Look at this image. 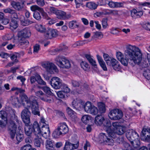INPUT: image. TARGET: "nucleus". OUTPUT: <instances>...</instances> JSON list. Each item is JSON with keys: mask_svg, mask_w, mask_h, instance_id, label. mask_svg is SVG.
<instances>
[{"mask_svg": "<svg viewBox=\"0 0 150 150\" xmlns=\"http://www.w3.org/2000/svg\"><path fill=\"white\" fill-rule=\"evenodd\" d=\"M124 54L125 57L121 52L116 53L117 59L124 66H127L128 63L132 66L139 65L140 69L147 68L148 64L146 61L142 60V54L138 47L129 45L127 47Z\"/></svg>", "mask_w": 150, "mask_h": 150, "instance_id": "1", "label": "nucleus"}, {"mask_svg": "<svg viewBox=\"0 0 150 150\" xmlns=\"http://www.w3.org/2000/svg\"><path fill=\"white\" fill-rule=\"evenodd\" d=\"M55 60L57 65L61 68H68L70 67V64L69 60L62 56H57Z\"/></svg>", "mask_w": 150, "mask_h": 150, "instance_id": "2", "label": "nucleus"}, {"mask_svg": "<svg viewBox=\"0 0 150 150\" xmlns=\"http://www.w3.org/2000/svg\"><path fill=\"white\" fill-rule=\"evenodd\" d=\"M10 121V124L8 127V129L10 131L9 134L11 137L12 139H13L16 133L17 129V126L15 123V121H16L18 123H19V121L18 120L17 117L14 116V119Z\"/></svg>", "mask_w": 150, "mask_h": 150, "instance_id": "3", "label": "nucleus"}, {"mask_svg": "<svg viewBox=\"0 0 150 150\" xmlns=\"http://www.w3.org/2000/svg\"><path fill=\"white\" fill-rule=\"evenodd\" d=\"M113 138L109 136L107 133H100L99 135V139L101 142H103L105 144L112 146L114 145V141Z\"/></svg>", "mask_w": 150, "mask_h": 150, "instance_id": "4", "label": "nucleus"}, {"mask_svg": "<svg viewBox=\"0 0 150 150\" xmlns=\"http://www.w3.org/2000/svg\"><path fill=\"white\" fill-rule=\"evenodd\" d=\"M109 118L112 120H117L121 119L123 114L122 111L119 109H115L111 110L108 115Z\"/></svg>", "mask_w": 150, "mask_h": 150, "instance_id": "5", "label": "nucleus"}, {"mask_svg": "<svg viewBox=\"0 0 150 150\" xmlns=\"http://www.w3.org/2000/svg\"><path fill=\"white\" fill-rule=\"evenodd\" d=\"M84 107L85 111L88 113L94 115L98 113V110L97 108L90 102H87L85 104Z\"/></svg>", "mask_w": 150, "mask_h": 150, "instance_id": "6", "label": "nucleus"}, {"mask_svg": "<svg viewBox=\"0 0 150 150\" xmlns=\"http://www.w3.org/2000/svg\"><path fill=\"white\" fill-rule=\"evenodd\" d=\"M102 124L105 127V131L108 134L113 138H115V133L110 128L111 125L110 121L108 120L105 119Z\"/></svg>", "mask_w": 150, "mask_h": 150, "instance_id": "7", "label": "nucleus"}, {"mask_svg": "<svg viewBox=\"0 0 150 150\" xmlns=\"http://www.w3.org/2000/svg\"><path fill=\"white\" fill-rule=\"evenodd\" d=\"M42 66L47 72L51 74L58 72L57 67L52 63L47 62L43 64Z\"/></svg>", "mask_w": 150, "mask_h": 150, "instance_id": "8", "label": "nucleus"}, {"mask_svg": "<svg viewBox=\"0 0 150 150\" xmlns=\"http://www.w3.org/2000/svg\"><path fill=\"white\" fill-rule=\"evenodd\" d=\"M31 100V101H32V102L30 104L31 105L30 107H27V108H31L32 113L34 115L40 116L38 104L36 99L34 100V98H32Z\"/></svg>", "mask_w": 150, "mask_h": 150, "instance_id": "9", "label": "nucleus"}, {"mask_svg": "<svg viewBox=\"0 0 150 150\" xmlns=\"http://www.w3.org/2000/svg\"><path fill=\"white\" fill-rule=\"evenodd\" d=\"M28 108L26 107L21 112V117L23 120L25 124L30 123V116L31 112L28 110Z\"/></svg>", "mask_w": 150, "mask_h": 150, "instance_id": "10", "label": "nucleus"}, {"mask_svg": "<svg viewBox=\"0 0 150 150\" xmlns=\"http://www.w3.org/2000/svg\"><path fill=\"white\" fill-rule=\"evenodd\" d=\"M50 83L52 86L55 89H59L62 86L63 83L60 79L57 77H53L51 79Z\"/></svg>", "mask_w": 150, "mask_h": 150, "instance_id": "11", "label": "nucleus"}, {"mask_svg": "<svg viewBox=\"0 0 150 150\" xmlns=\"http://www.w3.org/2000/svg\"><path fill=\"white\" fill-rule=\"evenodd\" d=\"M58 35L57 31L53 29H50L45 32L44 36L47 39H51L57 37Z\"/></svg>", "mask_w": 150, "mask_h": 150, "instance_id": "12", "label": "nucleus"}, {"mask_svg": "<svg viewBox=\"0 0 150 150\" xmlns=\"http://www.w3.org/2000/svg\"><path fill=\"white\" fill-rule=\"evenodd\" d=\"M36 95L39 97L42 100L48 103H51L53 102V99L50 97L46 96L44 93L41 91H39L36 93Z\"/></svg>", "mask_w": 150, "mask_h": 150, "instance_id": "13", "label": "nucleus"}, {"mask_svg": "<svg viewBox=\"0 0 150 150\" xmlns=\"http://www.w3.org/2000/svg\"><path fill=\"white\" fill-rule=\"evenodd\" d=\"M18 42H16V43L18 44V47L25 49L29 45V42L24 38L19 37L18 38Z\"/></svg>", "mask_w": 150, "mask_h": 150, "instance_id": "14", "label": "nucleus"}, {"mask_svg": "<svg viewBox=\"0 0 150 150\" xmlns=\"http://www.w3.org/2000/svg\"><path fill=\"white\" fill-rule=\"evenodd\" d=\"M72 105L73 107L77 110L83 108L84 109L85 104L84 102L81 100H74L72 103Z\"/></svg>", "mask_w": 150, "mask_h": 150, "instance_id": "15", "label": "nucleus"}, {"mask_svg": "<svg viewBox=\"0 0 150 150\" xmlns=\"http://www.w3.org/2000/svg\"><path fill=\"white\" fill-rule=\"evenodd\" d=\"M21 101L23 104L24 103H23L24 102H26V107H30L31 106V103L32 102V101H31V99L32 98H34V100L36 99L35 97L34 96H31L28 98L27 96L25 94H22L21 95Z\"/></svg>", "mask_w": 150, "mask_h": 150, "instance_id": "16", "label": "nucleus"}, {"mask_svg": "<svg viewBox=\"0 0 150 150\" xmlns=\"http://www.w3.org/2000/svg\"><path fill=\"white\" fill-rule=\"evenodd\" d=\"M141 135V139L145 141H149L150 139V127L143 129Z\"/></svg>", "mask_w": 150, "mask_h": 150, "instance_id": "17", "label": "nucleus"}, {"mask_svg": "<svg viewBox=\"0 0 150 150\" xmlns=\"http://www.w3.org/2000/svg\"><path fill=\"white\" fill-rule=\"evenodd\" d=\"M126 135L127 138L129 141L135 139V137L138 135L137 133L133 129L127 130Z\"/></svg>", "mask_w": 150, "mask_h": 150, "instance_id": "18", "label": "nucleus"}, {"mask_svg": "<svg viewBox=\"0 0 150 150\" xmlns=\"http://www.w3.org/2000/svg\"><path fill=\"white\" fill-rule=\"evenodd\" d=\"M41 132V134H42L45 138L49 136L50 131L48 125L47 124H46L45 125H42Z\"/></svg>", "mask_w": 150, "mask_h": 150, "instance_id": "19", "label": "nucleus"}, {"mask_svg": "<svg viewBox=\"0 0 150 150\" xmlns=\"http://www.w3.org/2000/svg\"><path fill=\"white\" fill-rule=\"evenodd\" d=\"M78 143L76 144L71 143L68 141L66 142L64 150H73L76 149L78 146Z\"/></svg>", "mask_w": 150, "mask_h": 150, "instance_id": "20", "label": "nucleus"}, {"mask_svg": "<svg viewBox=\"0 0 150 150\" xmlns=\"http://www.w3.org/2000/svg\"><path fill=\"white\" fill-rule=\"evenodd\" d=\"M33 130L35 135L39 137L41 134V130L37 122H35L32 125Z\"/></svg>", "mask_w": 150, "mask_h": 150, "instance_id": "21", "label": "nucleus"}, {"mask_svg": "<svg viewBox=\"0 0 150 150\" xmlns=\"http://www.w3.org/2000/svg\"><path fill=\"white\" fill-rule=\"evenodd\" d=\"M20 21L21 25L24 26L28 25L33 23V22L30 20L28 18L25 19L23 16H20Z\"/></svg>", "mask_w": 150, "mask_h": 150, "instance_id": "22", "label": "nucleus"}, {"mask_svg": "<svg viewBox=\"0 0 150 150\" xmlns=\"http://www.w3.org/2000/svg\"><path fill=\"white\" fill-rule=\"evenodd\" d=\"M19 34L25 38H28L30 36L31 33L29 28H26L19 31Z\"/></svg>", "mask_w": 150, "mask_h": 150, "instance_id": "23", "label": "nucleus"}, {"mask_svg": "<svg viewBox=\"0 0 150 150\" xmlns=\"http://www.w3.org/2000/svg\"><path fill=\"white\" fill-rule=\"evenodd\" d=\"M24 131L25 134L28 136H30L33 132L32 125L29 124H25L24 127Z\"/></svg>", "mask_w": 150, "mask_h": 150, "instance_id": "24", "label": "nucleus"}, {"mask_svg": "<svg viewBox=\"0 0 150 150\" xmlns=\"http://www.w3.org/2000/svg\"><path fill=\"white\" fill-rule=\"evenodd\" d=\"M143 14V12L142 11H137L134 9L131 11V15L134 18H139L142 16Z\"/></svg>", "mask_w": 150, "mask_h": 150, "instance_id": "25", "label": "nucleus"}, {"mask_svg": "<svg viewBox=\"0 0 150 150\" xmlns=\"http://www.w3.org/2000/svg\"><path fill=\"white\" fill-rule=\"evenodd\" d=\"M109 6L112 8L122 7L123 3L115 2L112 1H109L108 4Z\"/></svg>", "mask_w": 150, "mask_h": 150, "instance_id": "26", "label": "nucleus"}, {"mask_svg": "<svg viewBox=\"0 0 150 150\" xmlns=\"http://www.w3.org/2000/svg\"><path fill=\"white\" fill-rule=\"evenodd\" d=\"M53 142L50 139L46 140L45 142L46 147L47 150H54V144Z\"/></svg>", "mask_w": 150, "mask_h": 150, "instance_id": "27", "label": "nucleus"}, {"mask_svg": "<svg viewBox=\"0 0 150 150\" xmlns=\"http://www.w3.org/2000/svg\"><path fill=\"white\" fill-rule=\"evenodd\" d=\"M105 119L102 115H97L95 118V122L97 126H101L103 123Z\"/></svg>", "mask_w": 150, "mask_h": 150, "instance_id": "28", "label": "nucleus"}, {"mask_svg": "<svg viewBox=\"0 0 150 150\" xmlns=\"http://www.w3.org/2000/svg\"><path fill=\"white\" fill-rule=\"evenodd\" d=\"M7 115L5 111H1L0 112V126L2 127L4 126L2 122L7 121Z\"/></svg>", "mask_w": 150, "mask_h": 150, "instance_id": "29", "label": "nucleus"}, {"mask_svg": "<svg viewBox=\"0 0 150 150\" xmlns=\"http://www.w3.org/2000/svg\"><path fill=\"white\" fill-rule=\"evenodd\" d=\"M62 134H64L68 131V128L65 123L60 124L58 127Z\"/></svg>", "mask_w": 150, "mask_h": 150, "instance_id": "30", "label": "nucleus"}, {"mask_svg": "<svg viewBox=\"0 0 150 150\" xmlns=\"http://www.w3.org/2000/svg\"><path fill=\"white\" fill-rule=\"evenodd\" d=\"M96 57L99 64L103 68V69L104 71L107 70V68L106 67L105 63L102 59L101 57L98 54L96 55Z\"/></svg>", "mask_w": 150, "mask_h": 150, "instance_id": "31", "label": "nucleus"}, {"mask_svg": "<svg viewBox=\"0 0 150 150\" xmlns=\"http://www.w3.org/2000/svg\"><path fill=\"white\" fill-rule=\"evenodd\" d=\"M125 132V128L121 126L117 128L116 131L113 132L115 133V138L116 137V135H122Z\"/></svg>", "mask_w": 150, "mask_h": 150, "instance_id": "32", "label": "nucleus"}, {"mask_svg": "<svg viewBox=\"0 0 150 150\" xmlns=\"http://www.w3.org/2000/svg\"><path fill=\"white\" fill-rule=\"evenodd\" d=\"M12 6L16 10L18 11H21L23 8V4L19 2H14L12 4Z\"/></svg>", "mask_w": 150, "mask_h": 150, "instance_id": "33", "label": "nucleus"}, {"mask_svg": "<svg viewBox=\"0 0 150 150\" xmlns=\"http://www.w3.org/2000/svg\"><path fill=\"white\" fill-rule=\"evenodd\" d=\"M143 74L145 78L148 80H150V69H144L143 71Z\"/></svg>", "mask_w": 150, "mask_h": 150, "instance_id": "34", "label": "nucleus"}, {"mask_svg": "<svg viewBox=\"0 0 150 150\" xmlns=\"http://www.w3.org/2000/svg\"><path fill=\"white\" fill-rule=\"evenodd\" d=\"M85 57L93 66L94 68H96L97 65L96 64V62L91 57L90 55L86 54L85 55Z\"/></svg>", "mask_w": 150, "mask_h": 150, "instance_id": "35", "label": "nucleus"}, {"mask_svg": "<svg viewBox=\"0 0 150 150\" xmlns=\"http://www.w3.org/2000/svg\"><path fill=\"white\" fill-rule=\"evenodd\" d=\"M22 131H20L16 133V139L18 142H21L23 139V134Z\"/></svg>", "mask_w": 150, "mask_h": 150, "instance_id": "36", "label": "nucleus"}, {"mask_svg": "<svg viewBox=\"0 0 150 150\" xmlns=\"http://www.w3.org/2000/svg\"><path fill=\"white\" fill-rule=\"evenodd\" d=\"M10 28L11 29H16L18 26V24L17 21L13 18L11 19V21L10 23Z\"/></svg>", "mask_w": 150, "mask_h": 150, "instance_id": "37", "label": "nucleus"}, {"mask_svg": "<svg viewBox=\"0 0 150 150\" xmlns=\"http://www.w3.org/2000/svg\"><path fill=\"white\" fill-rule=\"evenodd\" d=\"M66 13L63 11L61 10L58 11V12L57 13L56 15L57 16V17L59 19H60L64 20V15H65Z\"/></svg>", "mask_w": 150, "mask_h": 150, "instance_id": "38", "label": "nucleus"}, {"mask_svg": "<svg viewBox=\"0 0 150 150\" xmlns=\"http://www.w3.org/2000/svg\"><path fill=\"white\" fill-rule=\"evenodd\" d=\"M42 89L46 94L52 96H54V94L51 92L50 88L47 86H44L42 87Z\"/></svg>", "mask_w": 150, "mask_h": 150, "instance_id": "39", "label": "nucleus"}, {"mask_svg": "<svg viewBox=\"0 0 150 150\" xmlns=\"http://www.w3.org/2000/svg\"><path fill=\"white\" fill-rule=\"evenodd\" d=\"M42 142V140L40 138H36L34 139V145L35 146L38 147H40L41 146V144Z\"/></svg>", "mask_w": 150, "mask_h": 150, "instance_id": "40", "label": "nucleus"}, {"mask_svg": "<svg viewBox=\"0 0 150 150\" xmlns=\"http://www.w3.org/2000/svg\"><path fill=\"white\" fill-rule=\"evenodd\" d=\"M62 134L60 132L59 129L58 127L57 129H56L52 133L53 137L55 138H58L59 136Z\"/></svg>", "mask_w": 150, "mask_h": 150, "instance_id": "41", "label": "nucleus"}, {"mask_svg": "<svg viewBox=\"0 0 150 150\" xmlns=\"http://www.w3.org/2000/svg\"><path fill=\"white\" fill-rule=\"evenodd\" d=\"M129 141L133 147L135 148H137L139 146L140 142L137 139L136 141L134 139L132 140Z\"/></svg>", "mask_w": 150, "mask_h": 150, "instance_id": "42", "label": "nucleus"}, {"mask_svg": "<svg viewBox=\"0 0 150 150\" xmlns=\"http://www.w3.org/2000/svg\"><path fill=\"white\" fill-rule=\"evenodd\" d=\"M97 5L95 3L92 2H88L86 4V6L90 9H95L97 7Z\"/></svg>", "mask_w": 150, "mask_h": 150, "instance_id": "43", "label": "nucleus"}, {"mask_svg": "<svg viewBox=\"0 0 150 150\" xmlns=\"http://www.w3.org/2000/svg\"><path fill=\"white\" fill-rule=\"evenodd\" d=\"M94 35L92 37L93 38H98L99 37L102 38L103 34L101 32L96 31L93 33Z\"/></svg>", "mask_w": 150, "mask_h": 150, "instance_id": "44", "label": "nucleus"}, {"mask_svg": "<svg viewBox=\"0 0 150 150\" xmlns=\"http://www.w3.org/2000/svg\"><path fill=\"white\" fill-rule=\"evenodd\" d=\"M30 9L32 11L35 12L36 11H38L40 12L42 11V8L40 7L37 5H33L30 7Z\"/></svg>", "mask_w": 150, "mask_h": 150, "instance_id": "45", "label": "nucleus"}, {"mask_svg": "<svg viewBox=\"0 0 150 150\" xmlns=\"http://www.w3.org/2000/svg\"><path fill=\"white\" fill-rule=\"evenodd\" d=\"M37 81L40 85H46V83L41 78L40 75L37 76Z\"/></svg>", "mask_w": 150, "mask_h": 150, "instance_id": "46", "label": "nucleus"}, {"mask_svg": "<svg viewBox=\"0 0 150 150\" xmlns=\"http://www.w3.org/2000/svg\"><path fill=\"white\" fill-rule=\"evenodd\" d=\"M37 30L41 33H44L45 32L46 29L43 26L41 25H38L36 26Z\"/></svg>", "mask_w": 150, "mask_h": 150, "instance_id": "47", "label": "nucleus"}, {"mask_svg": "<svg viewBox=\"0 0 150 150\" xmlns=\"http://www.w3.org/2000/svg\"><path fill=\"white\" fill-rule=\"evenodd\" d=\"M90 120V117L87 115L83 116L81 120L85 124H87Z\"/></svg>", "mask_w": 150, "mask_h": 150, "instance_id": "48", "label": "nucleus"}, {"mask_svg": "<svg viewBox=\"0 0 150 150\" xmlns=\"http://www.w3.org/2000/svg\"><path fill=\"white\" fill-rule=\"evenodd\" d=\"M81 66L85 70H86L89 68V66L86 62H82L81 63Z\"/></svg>", "mask_w": 150, "mask_h": 150, "instance_id": "49", "label": "nucleus"}, {"mask_svg": "<svg viewBox=\"0 0 150 150\" xmlns=\"http://www.w3.org/2000/svg\"><path fill=\"white\" fill-rule=\"evenodd\" d=\"M34 18L37 20L40 21L41 19V17L40 13L37 11L34 12L33 14Z\"/></svg>", "mask_w": 150, "mask_h": 150, "instance_id": "50", "label": "nucleus"}, {"mask_svg": "<svg viewBox=\"0 0 150 150\" xmlns=\"http://www.w3.org/2000/svg\"><path fill=\"white\" fill-rule=\"evenodd\" d=\"M98 107L101 113H104L105 109L104 104L103 103H101L98 105Z\"/></svg>", "mask_w": 150, "mask_h": 150, "instance_id": "51", "label": "nucleus"}, {"mask_svg": "<svg viewBox=\"0 0 150 150\" xmlns=\"http://www.w3.org/2000/svg\"><path fill=\"white\" fill-rule=\"evenodd\" d=\"M61 88L62 89V91L64 92L66 94L67 93L70 92L69 88L67 86V85H64L63 83L62 86L61 87Z\"/></svg>", "mask_w": 150, "mask_h": 150, "instance_id": "52", "label": "nucleus"}, {"mask_svg": "<svg viewBox=\"0 0 150 150\" xmlns=\"http://www.w3.org/2000/svg\"><path fill=\"white\" fill-rule=\"evenodd\" d=\"M108 19L107 18H103L102 21V24L103 28H106L108 26Z\"/></svg>", "mask_w": 150, "mask_h": 150, "instance_id": "53", "label": "nucleus"}, {"mask_svg": "<svg viewBox=\"0 0 150 150\" xmlns=\"http://www.w3.org/2000/svg\"><path fill=\"white\" fill-rule=\"evenodd\" d=\"M33 148L30 144H27L24 145L21 149V150H31Z\"/></svg>", "mask_w": 150, "mask_h": 150, "instance_id": "54", "label": "nucleus"}, {"mask_svg": "<svg viewBox=\"0 0 150 150\" xmlns=\"http://www.w3.org/2000/svg\"><path fill=\"white\" fill-rule=\"evenodd\" d=\"M15 11L10 8H8L4 9V11L5 13L10 14L11 16Z\"/></svg>", "mask_w": 150, "mask_h": 150, "instance_id": "55", "label": "nucleus"}, {"mask_svg": "<svg viewBox=\"0 0 150 150\" xmlns=\"http://www.w3.org/2000/svg\"><path fill=\"white\" fill-rule=\"evenodd\" d=\"M40 49V46L39 45L36 44L33 47V53H38V51Z\"/></svg>", "mask_w": 150, "mask_h": 150, "instance_id": "56", "label": "nucleus"}, {"mask_svg": "<svg viewBox=\"0 0 150 150\" xmlns=\"http://www.w3.org/2000/svg\"><path fill=\"white\" fill-rule=\"evenodd\" d=\"M66 93L62 91H60L57 93V95L58 97L61 98H64Z\"/></svg>", "mask_w": 150, "mask_h": 150, "instance_id": "57", "label": "nucleus"}, {"mask_svg": "<svg viewBox=\"0 0 150 150\" xmlns=\"http://www.w3.org/2000/svg\"><path fill=\"white\" fill-rule=\"evenodd\" d=\"M68 49L67 47L65 45H63V47H62L59 49H56L55 50L56 52H60L63 51H65Z\"/></svg>", "mask_w": 150, "mask_h": 150, "instance_id": "58", "label": "nucleus"}, {"mask_svg": "<svg viewBox=\"0 0 150 150\" xmlns=\"http://www.w3.org/2000/svg\"><path fill=\"white\" fill-rule=\"evenodd\" d=\"M118 63L119 62L116 59L113 58L111 59L110 65H112V67Z\"/></svg>", "mask_w": 150, "mask_h": 150, "instance_id": "59", "label": "nucleus"}, {"mask_svg": "<svg viewBox=\"0 0 150 150\" xmlns=\"http://www.w3.org/2000/svg\"><path fill=\"white\" fill-rule=\"evenodd\" d=\"M76 21H70L69 23V27L71 29H74L76 28L75 26L74 25V23L76 22Z\"/></svg>", "mask_w": 150, "mask_h": 150, "instance_id": "60", "label": "nucleus"}, {"mask_svg": "<svg viewBox=\"0 0 150 150\" xmlns=\"http://www.w3.org/2000/svg\"><path fill=\"white\" fill-rule=\"evenodd\" d=\"M42 15V16L46 19L49 20L50 19V17L48 16L47 14L44 12L43 9L42 8V11L40 12Z\"/></svg>", "mask_w": 150, "mask_h": 150, "instance_id": "61", "label": "nucleus"}, {"mask_svg": "<svg viewBox=\"0 0 150 150\" xmlns=\"http://www.w3.org/2000/svg\"><path fill=\"white\" fill-rule=\"evenodd\" d=\"M50 11L51 13L55 14L56 15L57 14V13L58 12L59 10H58L56 8L53 7H51L50 8Z\"/></svg>", "mask_w": 150, "mask_h": 150, "instance_id": "62", "label": "nucleus"}, {"mask_svg": "<svg viewBox=\"0 0 150 150\" xmlns=\"http://www.w3.org/2000/svg\"><path fill=\"white\" fill-rule=\"evenodd\" d=\"M67 113L69 116L75 113L74 111L69 107L67 108Z\"/></svg>", "mask_w": 150, "mask_h": 150, "instance_id": "63", "label": "nucleus"}, {"mask_svg": "<svg viewBox=\"0 0 150 150\" xmlns=\"http://www.w3.org/2000/svg\"><path fill=\"white\" fill-rule=\"evenodd\" d=\"M70 119L72 121L75 122L78 120V118L76 115L75 113L70 116Z\"/></svg>", "mask_w": 150, "mask_h": 150, "instance_id": "64", "label": "nucleus"}]
</instances>
